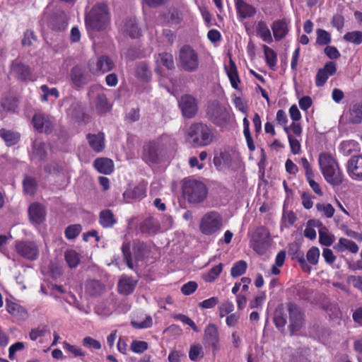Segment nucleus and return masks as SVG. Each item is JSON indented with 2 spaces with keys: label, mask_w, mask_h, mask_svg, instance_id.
<instances>
[{
  "label": "nucleus",
  "mask_w": 362,
  "mask_h": 362,
  "mask_svg": "<svg viewBox=\"0 0 362 362\" xmlns=\"http://www.w3.org/2000/svg\"><path fill=\"white\" fill-rule=\"evenodd\" d=\"M287 313L289 315L288 329L291 334L300 330L304 325V314L296 303L289 302L281 304L274 311V322L279 329H283L287 322Z\"/></svg>",
  "instance_id": "1"
},
{
  "label": "nucleus",
  "mask_w": 362,
  "mask_h": 362,
  "mask_svg": "<svg viewBox=\"0 0 362 362\" xmlns=\"http://www.w3.org/2000/svg\"><path fill=\"white\" fill-rule=\"evenodd\" d=\"M319 164L322 173L327 182L339 185L343 182L344 175L334 158L329 153L323 152L319 156Z\"/></svg>",
  "instance_id": "2"
},
{
  "label": "nucleus",
  "mask_w": 362,
  "mask_h": 362,
  "mask_svg": "<svg viewBox=\"0 0 362 362\" xmlns=\"http://www.w3.org/2000/svg\"><path fill=\"white\" fill-rule=\"evenodd\" d=\"M110 21L107 5L100 3L95 5L86 17V23L95 30L105 29Z\"/></svg>",
  "instance_id": "3"
},
{
  "label": "nucleus",
  "mask_w": 362,
  "mask_h": 362,
  "mask_svg": "<svg viewBox=\"0 0 362 362\" xmlns=\"http://www.w3.org/2000/svg\"><path fill=\"white\" fill-rule=\"evenodd\" d=\"M250 246L259 255H264L270 248L273 240L269 229L263 226L255 228L249 233Z\"/></svg>",
  "instance_id": "4"
},
{
  "label": "nucleus",
  "mask_w": 362,
  "mask_h": 362,
  "mask_svg": "<svg viewBox=\"0 0 362 362\" xmlns=\"http://www.w3.org/2000/svg\"><path fill=\"white\" fill-rule=\"evenodd\" d=\"M182 193L189 203L199 204L207 198L208 188L201 181L189 180H186L183 184Z\"/></svg>",
  "instance_id": "5"
},
{
  "label": "nucleus",
  "mask_w": 362,
  "mask_h": 362,
  "mask_svg": "<svg viewBox=\"0 0 362 362\" xmlns=\"http://www.w3.org/2000/svg\"><path fill=\"white\" fill-rule=\"evenodd\" d=\"M187 136L191 139L194 146H208L214 138L211 127L203 122L193 123L187 130Z\"/></svg>",
  "instance_id": "6"
},
{
  "label": "nucleus",
  "mask_w": 362,
  "mask_h": 362,
  "mask_svg": "<svg viewBox=\"0 0 362 362\" xmlns=\"http://www.w3.org/2000/svg\"><path fill=\"white\" fill-rule=\"evenodd\" d=\"M223 226V216L216 211L206 212L200 219L199 228L205 235H212L219 231Z\"/></svg>",
  "instance_id": "7"
},
{
  "label": "nucleus",
  "mask_w": 362,
  "mask_h": 362,
  "mask_svg": "<svg viewBox=\"0 0 362 362\" xmlns=\"http://www.w3.org/2000/svg\"><path fill=\"white\" fill-rule=\"evenodd\" d=\"M180 67L187 72H194L199 68V61L197 52L189 45L182 46L179 51Z\"/></svg>",
  "instance_id": "8"
},
{
  "label": "nucleus",
  "mask_w": 362,
  "mask_h": 362,
  "mask_svg": "<svg viewBox=\"0 0 362 362\" xmlns=\"http://www.w3.org/2000/svg\"><path fill=\"white\" fill-rule=\"evenodd\" d=\"M206 115L208 119L217 126L226 125L230 119V114L226 107L218 102H213L208 105Z\"/></svg>",
  "instance_id": "9"
},
{
  "label": "nucleus",
  "mask_w": 362,
  "mask_h": 362,
  "mask_svg": "<svg viewBox=\"0 0 362 362\" xmlns=\"http://www.w3.org/2000/svg\"><path fill=\"white\" fill-rule=\"evenodd\" d=\"M88 67L91 74L99 76L112 70L115 63L110 57L102 55L90 59Z\"/></svg>",
  "instance_id": "10"
},
{
  "label": "nucleus",
  "mask_w": 362,
  "mask_h": 362,
  "mask_svg": "<svg viewBox=\"0 0 362 362\" xmlns=\"http://www.w3.org/2000/svg\"><path fill=\"white\" fill-rule=\"evenodd\" d=\"M69 76L72 86L77 89L83 88L91 81L90 74L84 68L78 65L71 69Z\"/></svg>",
  "instance_id": "11"
},
{
  "label": "nucleus",
  "mask_w": 362,
  "mask_h": 362,
  "mask_svg": "<svg viewBox=\"0 0 362 362\" xmlns=\"http://www.w3.org/2000/svg\"><path fill=\"white\" fill-rule=\"evenodd\" d=\"M142 158L147 163H158L161 160V148L158 142L151 141L143 146Z\"/></svg>",
  "instance_id": "12"
},
{
  "label": "nucleus",
  "mask_w": 362,
  "mask_h": 362,
  "mask_svg": "<svg viewBox=\"0 0 362 362\" xmlns=\"http://www.w3.org/2000/svg\"><path fill=\"white\" fill-rule=\"evenodd\" d=\"M16 250L20 256L29 260H35L39 255L38 247L31 241L18 242L16 245Z\"/></svg>",
  "instance_id": "13"
},
{
  "label": "nucleus",
  "mask_w": 362,
  "mask_h": 362,
  "mask_svg": "<svg viewBox=\"0 0 362 362\" xmlns=\"http://www.w3.org/2000/svg\"><path fill=\"white\" fill-rule=\"evenodd\" d=\"M179 107L182 115L188 119L194 117L198 111L197 100L190 95H184L180 98Z\"/></svg>",
  "instance_id": "14"
},
{
  "label": "nucleus",
  "mask_w": 362,
  "mask_h": 362,
  "mask_svg": "<svg viewBox=\"0 0 362 362\" xmlns=\"http://www.w3.org/2000/svg\"><path fill=\"white\" fill-rule=\"evenodd\" d=\"M35 129L40 133L49 134L53 130V122L49 116L42 113H36L33 117Z\"/></svg>",
  "instance_id": "15"
},
{
  "label": "nucleus",
  "mask_w": 362,
  "mask_h": 362,
  "mask_svg": "<svg viewBox=\"0 0 362 362\" xmlns=\"http://www.w3.org/2000/svg\"><path fill=\"white\" fill-rule=\"evenodd\" d=\"M337 72V65L333 61L327 62L322 68L318 69L315 77V85L318 87L325 84L328 78Z\"/></svg>",
  "instance_id": "16"
},
{
  "label": "nucleus",
  "mask_w": 362,
  "mask_h": 362,
  "mask_svg": "<svg viewBox=\"0 0 362 362\" xmlns=\"http://www.w3.org/2000/svg\"><path fill=\"white\" fill-rule=\"evenodd\" d=\"M346 170L349 176L362 180V155L352 156L346 163Z\"/></svg>",
  "instance_id": "17"
},
{
  "label": "nucleus",
  "mask_w": 362,
  "mask_h": 362,
  "mask_svg": "<svg viewBox=\"0 0 362 362\" xmlns=\"http://www.w3.org/2000/svg\"><path fill=\"white\" fill-rule=\"evenodd\" d=\"M28 214L33 224L40 225L45 221L47 213L45 207L42 204L34 202L28 208Z\"/></svg>",
  "instance_id": "18"
},
{
  "label": "nucleus",
  "mask_w": 362,
  "mask_h": 362,
  "mask_svg": "<svg viewBox=\"0 0 362 362\" xmlns=\"http://www.w3.org/2000/svg\"><path fill=\"white\" fill-rule=\"evenodd\" d=\"M10 74L20 81H27L31 76V70L28 65L20 62H13Z\"/></svg>",
  "instance_id": "19"
},
{
  "label": "nucleus",
  "mask_w": 362,
  "mask_h": 362,
  "mask_svg": "<svg viewBox=\"0 0 362 362\" xmlns=\"http://www.w3.org/2000/svg\"><path fill=\"white\" fill-rule=\"evenodd\" d=\"M204 341L206 345L212 347L214 351L218 349L219 336L217 327L215 325L210 324L206 327L204 330Z\"/></svg>",
  "instance_id": "20"
},
{
  "label": "nucleus",
  "mask_w": 362,
  "mask_h": 362,
  "mask_svg": "<svg viewBox=\"0 0 362 362\" xmlns=\"http://www.w3.org/2000/svg\"><path fill=\"white\" fill-rule=\"evenodd\" d=\"M88 144L92 149L95 152H100L105 148V135L103 132L98 134H88L87 135Z\"/></svg>",
  "instance_id": "21"
},
{
  "label": "nucleus",
  "mask_w": 362,
  "mask_h": 362,
  "mask_svg": "<svg viewBox=\"0 0 362 362\" xmlns=\"http://www.w3.org/2000/svg\"><path fill=\"white\" fill-rule=\"evenodd\" d=\"M68 25V18L65 13L60 12L55 14L49 21V26L54 30L62 31L65 30Z\"/></svg>",
  "instance_id": "22"
},
{
  "label": "nucleus",
  "mask_w": 362,
  "mask_h": 362,
  "mask_svg": "<svg viewBox=\"0 0 362 362\" xmlns=\"http://www.w3.org/2000/svg\"><path fill=\"white\" fill-rule=\"evenodd\" d=\"M136 284V280L132 277L123 276L118 282V291L122 295H129L133 293Z\"/></svg>",
  "instance_id": "23"
},
{
  "label": "nucleus",
  "mask_w": 362,
  "mask_h": 362,
  "mask_svg": "<svg viewBox=\"0 0 362 362\" xmlns=\"http://www.w3.org/2000/svg\"><path fill=\"white\" fill-rule=\"evenodd\" d=\"M235 8L241 18H250L256 13V8L243 0H235Z\"/></svg>",
  "instance_id": "24"
},
{
  "label": "nucleus",
  "mask_w": 362,
  "mask_h": 362,
  "mask_svg": "<svg viewBox=\"0 0 362 362\" xmlns=\"http://www.w3.org/2000/svg\"><path fill=\"white\" fill-rule=\"evenodd\" d=\"M94 167L96 170L103 174L110 175L113 172L114 164L111 159L107 158H100L94 160Z\"/></svg>",
  "instance_id": "25"
},
{
  "label": "nucleus",
  "mask_w": 362,
  "mask_h": 362,
  "mask_svg": "<svg viewBox=\"0 0 362 362\" xmlns=\"http://www.w3.org/2000/svg\"><path fill=\"white\" fill-rule=\"evenodd\" d=\"M67 115L76 122H81L83 119L84 111L81 103L73 101L67 110Z\"/></svg>",
  "instance_id": "26"
},
{
  "label": "nucleus",
  "mask_w": 362,
  "mask_h": 362,
  "mask_svg": "<svg viewBox=\"0 0 362 362\" xmlns=\"http://www.w3.org/2000/svg\"><path fill=\"white\" fill-rule=\"evenodd\" d=\"M105 289V286L98 280H89L86 284V292L92 297L100 296Z\"/></svg>",
  "instance_id": "27"
},
{
  "label": "nucleus",
  "mask_w": 362,
  "mask_h": 362,
  "mask_svg": "<svg viewBox=\"0 0 362 362\" xmlns=\"http://www.w3.org/2000/svg\"><path fill=\"white\" fill-rule=\"evenodd\" d=\"M99 223L103 228H112L117 223V219L110 209H104L100 212Z\"/></svg>",
  "instance_id": "28"
},
{
  "label": "nucleus",
  "mask_w": 362,
  "mask_h": 362,
  "mask_svg": "<svg viewBox=\"0 0 362 362\" xmlns=\"http://www.w3.org/2000/svg\"><path fill=\"white\" fill-rule=\"evenodd\" d=\"M272 29L276 40H280L286 36L288 29L287 23L284 20L276 21L273 23Z\"/></svg>",
  "instance_id": "29"
},
{
  "label": "nucleus",
  "mask_w": 362,
  "mask_h": 362,
  "mask_svg": "<svg viewBox=\"0 0 362 362\" xmlns=\"http://www.w3.org/2000/svg\"><path fill=\"white\" fill-rule=\"evenodd\" d=\"M334 248L339 252L349 250L352 253H356L358 251V247L354 241L344 238L339 240V243L334 245Z\"/></svg>",
  "instance_id": "30"
},
{
  "label": "nucleus",
  "mask_w": 362,
  "mask_h": 362,
  "mask_svg": "<svg viewBox=\"0 0 362 362\" xmlns=\"http://www.w3.org/2000/svg\"><path fill=\"white\" fill-rule=\"evenodd\" d=\"M349 120L353 124H359L362 122V102H358L350 106Z\"/></svg>",
  "instance_id": "31"
},
{
  "label": "nucleus",
  "mask_w": 362,
  "mask_h": 362,
  "mask_svg": "<svg viewBox=\"0 0 362 362\" xmlns=\"http://www.w3.org/2000/svg\"><path fill=\"white\" fill-rule=\"evenodd\" d=\"M122 30L124 33L132 38H137L141 36V30L134 19L126 20L122 27Z\"/></svg>",
  "instance_id": "32"
},
{
  "label": "nucleus",
  "mask_w": 362,
  "mask_h": 362,
  "mask_svg": "<svg viewBox=\"0 0 362 362\" xmlns=\"http://www.w3.org/2000/svg\"><path fill=\"white\" fill-rule=\"evenodd\" d=\"M146 188L143 185H139L133 189L126 190L124 194V198L127 201L129 199H141L145 196Z\"/></svg>",
  "instance_id": "33"
},
{
  "label": "nucleus",
  "mask_w": 362,
  "mask_h": 362,
  "mask_svg": "<svg viewBox=\"0 0 362 362\" xmlns=\"http://www.w3.org/2000/svg\"><path fill=\"white\" fill-rule=\"evenodd\" d=\"M0 136L4 139L8 146L16 144L20 139V134L6 129L0 130Z\"/></svg>",
  "instance_id": "34"
},
{
  "label": "nucleus",
  "mask_w": 362,
  "mask_h": 362,
  "mask_svg": "<svg viewBox=\"0 0 362 362\" xmlns=\"http://www.w3.org/2000/svg\"><path fill=\"white\" fill-rule=\"evenodd\" d=\"M136 77L143 81H148L151 77V71L146 62H139L136 69Z\"/></svg>",
  "instance_id": "35"
},
{
  "label": "nucleus",
  "mask_w": 362,
  "mask_h": 362,
  "mask_svg": "<svg viewBox=\"0 0 362 362\" xmlns=\"http://www.w3.org/2000/svg\"><path fill=\"white\" fill-rule=\"evenodd\" d=\"M95 107L99 113L103 114L110 111L112 105L109 103L106 95L104 93H101L98 94L97 96Z\"/></svg>",
  "instance_id": "36"
},
{
  "label": "nucleus",
  "mask_w": 362,
  "mask_h": 362,
  "mask_svg": "<svg viewBox=\"0 0 362 362\" xmlns=\"http://www.w3.org/2000/svg\"><path fill=\"white\" fill-rule=\"evenodd\" d=\"M142 232L148 233H156L160 229V225L158 221L153 218H146L141 225Z\"/></svg>",
  "instance_id": "37"
},
{
  "label": "nucleus",
  "mask_w": 362,
  "mask_h": 362,
  "mask_svg": "<svg viewBox=\"0 0 362 362\" xmlns=\"http://www.w3.org/2000/svg\"><path fill=\"white\" fill-rule=\"evenodd\" d=\"M23 186L26 194L34 195L37 188V182L35 177L26 176L23 181Z\"/></svg>",
  "instance_id": "38"
},
{
  "label": "nucleus",
  "mask_w": 362,
  "mask_h": 362,
  "mask_svg": "<svg viewBox=\"0 0 362 362\" xmlns=\"http://www.w3.org/2000/svg\"><path fill=\"white\" fill-rule=\"evenodd\" d=\"M257 33L263 40V41L267 43L272 42L270 30L264 21H259L258 23Z\"/></svg>",
  "instance_id": "39"
},
{
  "label": "nucleus",
  "mask_w": 362,
  "mask_h": 362,
  "mask_svg": "<svg viewBox=\"0 0 362 362\" xmlns=\"http://www.w3.org/2000/svg\"><path fill=\"white\" fill-rule=\"evenodd\" d=\"M228 76L230 79L232 87L235 89H237L238 83H240V81L238 76L235 64L232 59L230 60V68L228 71Z\"/></svg>",
  "instance_id": "40"
},
{
  "label": "nucleus",
  "mask_w": 362,
  "mask_h": 362,
  "mask_svg": "<svg viewBox=\"0 0 362 362\" xmlns=\"http://www.w3.org/2000/svg\"><path fill=\"white\" fill-rule=\"evenodd\" d=\"M223 270V264L220 263L213 267L208 272L202 275L203 279L206 282H213L218 278Z\"/></svg>",
  "instance_id": "41"
},
{
  "label": "nucleus",
  "mask_w": 362,
  "mask_h": 362,
  "mask_svg": "<svg viewBox=\"0 0 362 362\" xmlns=\"http://www.w3.org/2000/svg\"><path fill=\"white\" fill-rule=\"evenodd\" d=\"M160 64L168 70L175 69L174 58L169 52H162L158 54V59Z\"/></svg>",
  "instance_id": "42"
},
{
  "label": "nucleus",
  "mask_w": 362,
  "mask_h": 362,
  "mask_svg": "<svg viewBox=\"0 0 362 362\" xmlns=\"http://www.w3.org/2000/svg\"><path fill=\"white\" fill-rule=\"evenodd\" d=\"M65 260L71 268H75L80 262L78 254L73 250H67L65 252Z\"/></svg>",
  "instance_id": "43"
},
{
  "label": "nucleus",
  "mask_w": 362,
  "mask_h": 362,
  "mask_svg": "<svg viewBox=\"0 0 362 362\" xmlns=\"http://www.w3.org/2000/svg\"><path fill=\"white\" fill-rule=\"evenodd\" d=\"M266 62L270 68L276 66L277 56L275 52L267 45L263 46Z\"/></svg>",
  "instance_id": "44"
},
{
  "label": "nucleus",
  "mask_w": 362,
  "mask_h": 362,
  "mask_svg": "<svg viewBox=\"0 0 362 362\" xmlns=\"http://www.w3.org/2000/svg\"><path fill=\"white\" fill-rule=\"evenodd\" d=\"M247 267L246 262L240 260L233 264L230 270V274L233 277L240 276L245 272Z\"/></svg>",
  "instance_id": "45"
},
{
  "label": "nucleus",
  "mask_w": 362,
  "mask_h": 362,
  "mask_svg": "<svg viewBox=\"0 0 362 362\" xmlns=\"http://www.w3.org/2000/svg\"><path fill=\"white\" fill-rule=\"evenodd\" d=\"M343 38L346 42L358 45L362 42V31L348 32L344 35Z\"/></svg>",
  "instance_id": "46"
},
{
  "label": "nucleus",
  "mask_w": 362,
  "mask_h": 362,
  "mask_svg": "<svg viewBox=\"0 0 362 362\" xmlns=\"http://www.w3.org/2000/svg\"><path fill=\"white\" fill-rule=\"evenodd\" d=\"M48 146L44 142L33 143V153L40 159H44L47 156Z\"/></svg>",
  "instance_id": "47"
},
{
  "label": "nucleus",
  "mask_w": 362,
  "mask_h": 362,
  "mask_svg": "<svg viewBox=\"0 0 362 362\" xmlns=\"http://www.w3.org/2000/svg\"><path fill=\"white\" fill-rule=\"evenodd\" d=\"M122 251L123 258H124V262L127 264V266L129 269H134V264L132 262V252H131V250H130V243H124L122 247Z\"/></svg>",
  "instance_id": "48"
},
{
  "label": "nucleus",
  "mask_w": 362,
  "mask_h": 362,
  "mask_svg": "<svg viewBox=\"0 0 362 362\" xmlns=\"http://www.w3.org/2000/svg\"><path fill=\"white\" fill-rule=\"evenodd\" d=\"M316 34H317L316 42L319 45H327L330 43L331 35L327 31H326L323 29L319 28L317 30Z\"/></svg>",
  "instance_id": "49"
},
{
  "label": "nucleus",
  "mask_w": 362,
  "mask_h": 362,
  "mask_svg": "<svg viewBox=\"0 0 362 362\" xmlns=\"http://www.w3.org/2000/svg\"><path fill=\"white\" fill-rule=\"evenodd\" d=\"M320 258V250L318 247H311L306 254V259L309 264L316 265Z\"/></svg>",
  "instance_id": "50"
},
{
  "label": "nucleus",
  "mask_w": 362,
  "mask_h": 362,
  "mask_svg": "<svg viewBox=\"0 0 362 362\" xmlns=\"http://www.w3.org/2000/svg\"><path fill=\"white\" fill-rule=\"evenodd\" d=\"M316 209L327 218H332L335 211L334 208L330 204L318 203L316 204Z\"/></svg>",
  "instance_id": "51"
},
{
  "label": "nucleus",
  "mask_w": 362,
  "mask_h": 362,
  "mask_svg": "<svg viewBox=\"0 0 362 362\" xmlns=\"http://www.w3.org/2000/svg\"><path fill=\"white\" fill-rule=\"evenodd\" d=\"M146 252V245L144 243H134V254L136 261L142 260Z\"/></svg>",
  "instance_id": "52"
},
{
  "label": "nucleus",
  "mask_w": 362,
  "mask_h": 362,
  "mask_svg": "<svg viewBox=\"0 0 362 362\" xmlns=\"http://www.w3.org/2000/svg\"><path fill=\"white\" fill-rule=\"evenodd\" d=\"M81 231V226L79 224H74L69 226L65 229V236L69 240L76 238Z\"/></svg>",
  "instance_id": "53"
},
{
  "label": "nucleus",
  "mask_w": 362,
  "mask_h": 362,
  "mask_svg": "<svg viewBox=\"0 0 362 362\" xmlns=\"http://www.w3.org/2000/svg\"><path fill=\"white\" fill-rule=\"evenodd\" d=\"M334 240V236L329 234L325 230H319V242L325 246H330Z\"/></svg>",
  "instance_id": "54"
},
{
  "label": "nucleus",
  "mask_w": 362,
  "mask_h": 362,
  "mask_svg": "<svg viewBox=\"0 0 362 362\" xmlns=\"http://www.w3.org/2000/svg\"><path fill=\"white\" fill-rule=\"evenodd\" d=\"M189 357L190 360L197 361L203 357L202 348L199 344L191 346L189 351Z\"/></svg>",
  "instance_id": "55"
},
{
  "label": "nucleus",
  "mask_w": 362,
  "mask_h": 362,
  "mask_svg": "<svg viewBox=\"0 0 362 362\" xmlns=\"http://www.w3.org/2000/svg\"><path fill=\"white\" fill-rule=\"evenodd\" d=\"M218 309L220 317H223L228 315L231 314L234 310V305L232 302L227 300L222 303L220 305Z\"/></svg>",
  "instance_id": "56"
},
{
  "label": "nucleus",
  "mask_w": 362,
  "mask_h": 362,
  "mask_svg": "<svg viewBox=\"0 0 362 362\" xmlns=\"http://www.w3.org/2000/svg\"><path fill=\"white\" fill-rule=\"evenodd\" d=\"M6 310L14 316L18 315L19 313H22V316L26 315V312L19 305L13 302L6 303Z\"/></svg>",
  "instance_id": "57"
},
{
  "label": "nucleus",
  "mask_w": 362,
  "mask_h": 362,
  "mask_svg": "<svg viewBox=\"0 0 362 362\" xmlns=\"http://www.w3.org/2000/svg\"><path fill=\"white\" fill-rule=\"evenodd\" d=\"M131 325L135 329H146L151 327L153 325V320L150 315H148L146 317L145 320L141 322L132 320Z\"/></svg>",
  "instance_id": "58"
},
{
  "label": "nucleus",
  "mask_w": 362,
  "mask_h": 362,
  "mask_svg": "<svg viewBox=\"0 0 362 362\" xmlns=\"http://www.w3.org/2000/svg\"><path fill=\"white\" fill-rule=\"evenodd\" d=\"M148 349V343L144 341H133L131 344V349L134 353H143Z\"/></svg>",
  "instance_id": "59"
},
{
  "label": "nucleus",
  "mask_w": 362,
  "mask_h": 362,
  "mask_svg": "<svg viewBox=\"0 0 362 362\" xmlns=\"http://www.w3.org/2000/svg\"><path fill=\"white\" fill-rule=\"evenodd\" d=\"M169 21L177 25L181 23L183 19L182 13L177 9H173L169 11Z\"/></svg>",
  "instance_id": "60"
},
{
  "label": "nucleus",
  "mask_w": 362,
  "mask_h": 362,
  "mask_svg": "<svg viewBox=\"0 0 362 362\" xmlns=\"http://www.w3.org/2000/svg\"><path fill=\"white\" fill-rule=\"evenodd\" d=\"M37 37L34 34L33 31L30 30H27L24 33V37L22 40V45L23 46H31L33 44V41H36Z\"/></svg>",
  "instance_id": "61"
},
{
  "label": "nucleus",
  "mask_w": 362,
  "mask_h": 362,
  "mask_svg": "<svg viewBox=\"0 0 362 362\" xmlns=\"http://www.w3.org/2000/svg\"><path fill=\"white\" fill-rule=\"evenodd\" d=\"M331 24L333 27L336 28L337 30H341L344 25V18L342 15L337 13L333 16Z\"/></svg>",
  "instance_id": "62"
},
{
  "label": "nucleus",
  "mask_w": 362,
  "mask_h": 362,
  "mask_svg": "<svg viewBox=\"0 0 362 362\" xmlns=\"http://www.w3.org/2000/svg\"><path fill=\"white\" fill-rule=\"evenodd\" d=\"M198 285L195 281H189L182 286L181 291L184 295L189 296L194 293Z\"/></svg>",
  "instance_id": "63"
},
{
  "label": "nucleus",
  "mask_w": 362,
  "mask_h": 362,
  "mask_svg": "<svg viewBox=\"0 0 362 362\" xmlns=\"http://www.w3.org/2000/svg\"><path fill=\"white\" fill-rule=\"evenodd\" d=\"M324 52L327 57L330 59H337L341 56L339 50L334 46H327L325 48Z\"/></svg>",
  "instance_id": "64"
}]
</instances>
